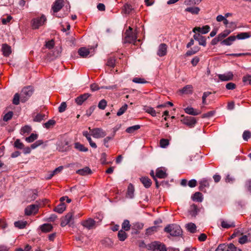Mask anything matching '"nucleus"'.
Masks as SVG:
<instances>
[{
	"label": "nucleus",
	"mask_w": 251,
	"mask_h": 251,
	"mask_svg": "<svg viewBox=\"0 0 251 251\" xmlns=\"http://www.w3.org/2000/svg\"><path fill=\"white\" fill-rule=\"evenodd\" d=\"M249 239L247 235H242V236L239 238L238 242L239 243L241 244H244L248 242H251V241H249V240H248Z\"/></svg>",
	"instance_id": "44"
},
{
	"label": "nucleus",
	"mask_w": 251,
	"mask_h": 251,
	"mask_svg": "<svg viewBox=\"0 0 251 251\" xmlns=\"http://www.w3.org/2000/svg\"><path fill=\"white\" fill-rule=\"evenodd\" d=\"M210 30V27L209 25H206L205 26H202V27H195L193 31L194 32H196V31H198L199 32H201L202 34H206L208 33L209 31Z\"/></svg>",
	"instance_id": "18"
},
{
	"label": "nucleus",
	"mask_w": 251,
	"mask_h": 251,
	"mask_svg": "<svg viewBox=\"0 0 251 251\" xmlns=\"http://www.w3.org/2000/svg\"><path fill=\"white\" fill-rule=\"evenodd\" d=\"M184 111L185 113H186L187 114L193 116L198 115L201 113L200 111L196 110L192 107H186V108H185Z\"/></svg>",
	"instance_id": "20"
},
{
	"label": "nucleus",
	"mask_w": 251,
	"mask_h": 251,
	"mask_svg": "<svg viewBox=\"0 0 251 251\" xmlns=\"http://www.w3.org/2000/svg\"><path fill=\"white\" fill-rule=\"evenodd\" d=\"M38 138V135L35 133H32L29 137L25 138V141L28 143H32Z\"/></svg>",
	"instance_id": "42"
},
{
	"label": "nucleus",
	"mask_w": 251,
	"mask_h": 251,
	"mask_svg": "<svg viewBox=\"0 0 251 251\" xmlns=\"http://www.w3.org/2000/svg\"><path fill=\"white\" fill-rule=\"evenodd\" d=\"M164 231L172 236H179L182 234L180 226L176 224H171L166 226Z\"/></svg>",
	"instance_id": "1"
},
{
	"label": "nucleus",
	"mask_w": 251,
	"mask_h": 251,
	"mask_svg": "<svg viewBox=\"0 0 251 251\" xmlns=\"http://www.w3.org/2000/svg\"><path fill=\"white\" fill-rule=\"evenodd\" d=\"M76 173L81 176H86L92 174V171L89 167H86L84 168L77 170L76 171Z\"/></svg>",
	"instance_id": "21"
},
{
	"label": "nucleus",
	"mask_w": 251,
	"mask_h": 251,
	"mask_svg": "<svg viewBox=\"0 0 251 251\" xmlns=\"http://www.w3.org/2000/svg\"><path fill=\"white\" fill-rule=\"evenodd\" d=\"M250 37L249 35V33L247 32H241L237 34L236 36V38H237L239 40H243L247 38H248Z\"/></svg>",
	"instance_id": "43"
},
{
	"label": "nucleus",
	"mask_w": 251,
	"mask_h": 251,
	"mask_svg": "<svg viewBox=\"0 0 251 251\" xmlns=\"http://www.w3.org/2000/svg\"><path fill=\"white\" fill-rule=\"evenodd\" d=\"M182 123L190 127H194L196 124V120L193 117H186L182 120Z\"/></svg>",
	"instance_id": "10"
},
{
	"label": "nucleus",
	"mask_w": 251,
	"mask_h": 251,
	"mask_svg": "<svg viewBox=\"0 0 251 251\" xmlns=\"http://www.w3.org/2000/svg\"><path fill=\"white\" fill-rule=\"evenodd\" d=\"M46 115L39 113L34 118L33 121L34 122H40L45 118Z\"/></svg>",
	"instance_id": "52"
},
{
	"label": "nucleus",
	"mask_w": 251,
	"mask_h": 251,
	"mask_svg": "<svg viewBox=\"0 0 251 251\" xmlns=\"http://www.w3.org/2000/svg\"><path fill=\"white\" fill-rule=\"evenodd\" d=\"M91 135L95 138H100L106 136L105 132L100 128H95L90 130Z\"/></svg>",
	"instance_id": "7"
},
{
	"label": "nucleus",
	"mask_w": 251,
	"mask_h": 251,
	"mask_svg": "<svg viewBox=\"0 0 251 251\" xmlns=\"http://www.w3.org/2000/svg\"><path fill=\"white\" fill-rule=\"evenodd\" d=\"M227 248V244H220L215 251H226Z\"/></svg>",
	"instance_id": "57"
},
{
	"label": "nucleus",
	"mask_w": 251,
	"mask_h": 251,
	"mask_svg": "<svg viewBox=\"0 0 251 251\" xmlns=\"http://www.w3.org/2000/svg\"><path fill=\"white\" fill-rule=\"evenodd\" d=\"M31 131V127L29 126H25L21 129V131L23 133H29Z\"/></svg>",
	"instance_id": "64"
},
{
	"label": "nucleus",
	"mask_w": 251,
	"mask_h": 251,
	"mask_svg": "<svg viewBox=\"0 0 251 251\" xmlns=\"http://www.w3.org/2000/svg\"><path fill=\"white\" fill-rule=\"evenodd\" d=\"M38 211V205L36 204H31L25 208V212L26 215H30L33 213H36Z\"/></svg>",
	"instance_id": "14"
},
{
	"label": "nucleus",
	"mask_w": 251,
	"mask_h": 251,
	"mask_svg": "<svg viewBox=\"0 0 251 251\" xmlns=\"http://www.w3.org/2000/svg\"><path fill=\"white\" fill-rule=\"evenodd\" d=\"M192 199L193 201L201 202L203 200L202 195L200 192H196L192 196Z\"/></svg>",
	"instance_id": "26"
},
{
	"label": "nucleus",
	"mask_w": 251,
	"mask_h": 251,
	"mask_svg": "<svg viewBox=\"0 0 251 251\" xmlns=\"http://www.w3.org/2000/svg\"><path fill=\"white\" fill-rule=\"evenodd\" d=\"M209 187V182L207 179L203 178L200 181V189L202 190L205 187Z\"/></svg>",
	"instance_id": "37"
},
{
	"label": "nucleus",
	"mask_w": 251,
	"mask_h": 251,
	"mask_svg": "<svg viewBox=\"0 0 251 251\" xmlns=\"http://www.w3.org/2000/svg\"><path fill=\"white\" fill-rule=\"evenodd\" d=\"M221 226L224 228H229L235 226L234 222L221 220Z\"/></svg>",
	"instance_id": "19"
},
{
	"label": "nucleus",
	"mask_w": 251,
	"mask_h": 251,
	"mask_svg": "<svg viewBox=\"0 0 251 251\" xmlns=\"http://www.w3.org/2000/svg\"><path fill=\"white\" fill-rule=\"evenodd\" d=\"M137 39V36L135 33L132 32V28L129 27L128 29L125 33V37L124 39V43H134Z\"/></svg>",
	"instance_id": "4"
},
{
	"label": "nucleus",
	"mask_w": 251,
	"mask_h": 251,
	"mask_svg": "<svg viewBox=\"0 0 251 251\" xmlns=\"http://www.w3.org/2000/svg\"><path fill=\"white\" fill-rule=\"evenodd\" d=\"M75 148L80 151L86 152L88 151L87 148L84 147V146L79 142L75 143Z\"/></svg>",
	"instance_id": "31"
},
{
	"label": "nucleus",
	"mask_w": 251,
	"mask_h": 251,
	"mask_svg": "<svg viewBox=\"0 0 251 251\" xmlns=\"http://www.w3.org/2000/svg\"><path fill=\"white\" fill-rule=\"evenodd\" d=\"M144 224L142 223L136 222L132 224V229L135 230H141L143 228Z\"/></svg>",
	"instance_id": "39"
},
{
	"label": "nucleus",
	"mask_w": 251,
	"mask_h": 251,
	"mask_svg": "<svg viewBox=\"0 0 251 251\" xmlns=\"http://www.w3.org/2000/svg\"><path fill=\"white\" fill-rule=\"evenodd\" d=\"M43 144V141L41 140H37L31 145V149H35L39 146Z\"/></svg>",
	"instance_id": "58"
},
{
	"label": "nucleus",
	"mask_w": 251,
	"mask_h": 251,
	"mask_svg": "<svg viewBox=\"0 0 251 251\" xmlns=\"http://www.w3.org/2000/svg\"><path fill=\"white\" fill-rule=\"evenodd\" d=\"M26 224L27 222L26 221H19L14 222L15 226L19 229L24 228L25 227Z\"/></svg>",
	"instance_id": "35"
},
{
	"label": "nucleus",
	"mask_w": 251,
	"mask_h": 251,
	"mask_svg": "<svg viewBox=\"0 0 251 251\" xmlns=\"http://www.w3.org/2000/svg\"><path fill=\"white\" fill-rule=\"evenodd\" d=\"M236 39V36H230L224 40L221 44L222 45H226V46H230L232 44L233 41H234Z\"/></svg>",
	"instance_id": "24"
},
{
	"label": "nucleus",
	"mask_w": 251,
	"mask_h": 251,
	"mask_svg": "<svg viewBox=\"0 0 251 251\" xmlns=\"http://www.w3.org/2000/svg\"><path fill=\"white\" fill-rule=\"evenodd\" d=\"M198 211L197 205L193 204L191 206L189 212L192 217H195L197 215Z\"/></svg>",
	"instance_id": "32"
},
{
	"label": "nucleus",
	"mask_w": 251,
	"mask_h": 251,
	"mask_svg": "<svg viewBox=\"0 0 251 251\" xmlns=\"http://www.w3.org/2000/svg\"><path fill=\"white\" fill-rule=\"evenodd\" d=\"M3 54L5 56H8L11 53V47L7 44H4L2 47Z\"/></svg>",
	"instance_id": "25"
},
{
	"label": "nucleus",
	"mask_w": 251,
	"mask_h": 251,
	"mask_svg": "<svg viewBox=\"0 0 251 251\" xmlns=\"http://www.w3.org/2000/svg\"><path fill=\"white\" fill-rule=\"evenodd\" d=\"M115 60L114 58H109L108 59L106 65L110 67L113 68L115 66Z\"/></svg>",
	"instance_id": "61"
},
{
	"label": "nucleus",
	"mask_w": 251,
	"mask_h": 251,
	"mask_svg": "<svg viewBox=\"0 0 251 251\" xmlns=\"http://www.w3.org/2000/svg\"><path fill=\"white\" fill-rule=\"evenodd\" d=\"M200 50L199 47H195L193 49H192L191 50L187 51L186 53V56H190L193 54H195L197 53Z\"/></svg>",
	"instance_id": "45"
},
{
	"label": "nucleus",
	"mask_w": 251,
	"mask_h": 251,
	"mask_svg": "<svg viewBox=\"0 0 251 251\" xmlns=\"http://www.w3.org/2000/svg\"><path fill=\"white\" fill-rule=\"evenodd\" d=\"M140 128V126L137 125L127 127L126 131L128 133H133L135 131L138 130Z\"/></svg>",
	"instance_id": "38"
},
{
	"label": "nucleus",
	"mask_w": 251,
	"mask_h": 251,
	"mask_svg": "<svg viewBox=\"0 0 251 251\" xmlns=\"http://www.w3.org/2000/svg\"><path fill=\"white\" fill-rule=\"evenodd\" d=\"M169 145V141L167 139H162L160 141V146L162 148H166Z\"/></svg>",
	"instance_id": "54"
},
{
	"label": "nucleus",
	"mask_w": 251,
	"mask_h": 251,
	"mask_svg": "<svg viewBox=\"0 0 251 251\" xmlns=\"http://www.w3.org/2000/svg\"><path fill=\"white\" fill-rule=\"evenodd\" d=\"M67 104L65 102H63L61 103L58 107V111L59 112H63L66 110Z\"/></svg>",
	"instance_id": "60"
},
{
	"label": "nucleus",
	"mask_w": 251,
	"mask_h": 251,
	"mask_svg": "<svg viewBox=\"0 0 251 251\" xmlns=\"http://www.w3.org/2000/svg\"><path fill=\"white\" fill-rule=\"evenodd\" d=\"M122 228L125 231H128L130 228L129 221L127 220H124L122 225Z\"/></svg>",
	"instance_id": "40"
},
{
	"label": "nucleus",
	"mask_w": 251,
	"mask_h": 251,
	"mask_svg": "<svg viewBox=\"0 0 251 251\" xmlns=\"http://www.w3.org/2000/svg\"><path fill=\"white\" fill-rule=\"evenodd\" d=\"M140 180L146 188H149L151 184V180L147 177H142Z\"/></svg>",
	"instance_id": "29"
},
{
	"label": "nucleus",
	"mask_w": 251,
	"mask_h": 251,
	"mask_svg": "<svg viewBox=\"0 0 251 251\" xmlns=\"http://www.w3.org/2000/svg\"><path fill=\"white\" fill-rule=\"evenodd\" d=\"M96 224L95 221L93 219L89 218L82 222V225L85 228L90 229L94 227Z\"/></svg>",
	"instance_id": "13"
},
{
	"label": "nucleus",
	"mask_w": 251,
	"mask_h": 251,
	"mask_svg": "<svg viewBox=\"0 0 251 251\" xmlns=\"http://www.w3.org/2000/svg\"><path fill=\"white\" fill-rule=\"evenodd\" d=\"M243 81L245 84L251 85V75H247L243 77Z\"/></svg>",
	"instance_id": "49"
},
{
	"label": "nucleus",
	"mask_w": 251,
	"mask_h": 251,
	"mask_svg": "<svg viewBox=\"0 0 251 251\" xmlns=\"http://www.w3.org/2000/svg\"><path fill=\"white\" fill-rule=\"evenodd\" d=\"M52 228V226L50 224H44L40 226L41 230L45 232L50 231Z\"/></svg>",
	"instance_id": "33"
},
{
	"label": "nucleus",
	"mask_w": 251,
	"mask_h": 251,
	"mask_svg": "<svg viewBox=\"0 0 251 251\" xmlns=\"http://www.w3.org/2000/svg\"><path fill=\"white\" fill-rule=\"evenodd\" d=\"M127 236V234L126 233L125 230L121 229L118 232V237L120 241H125L126 239Z\"/></svg>",
	"instance_id": "34"
},
{
	"label": "nucleus",
	"mask_w": 251,
	"mask_h": 251,
	"mask_svg": "<svg viewBox=\"0 0 251 251\" xmlns=\"http://www.w3.org/2000/svg\"><path fill=\"white\" fill-rule=\"evenodd\" d=\"M69 149V143L66 140L59 142L57 144V150L61 152L66 151Z\"/></svg>",
	"instance_id": "8"
},
{
	"label": "nucleus",
	"mask_w": 251,
	"mask_h": 251,
	"mask_svg": "<svg viewBox=\"0 0 251 251\" xmlns=\"http://www.w3.org/2000/svg\"><path fill=\"white\" fill-rule=\"evenodd\" d=\"M231 32V30L230 29L225 30L223 32L221 33L218 35L219 38H220L221 40L226 37Z\"/></svg>",
	"instance_id": "47"
},
{
	"label": "nucleus",
	"mask_w": 251,
	"mask_h": 251,
	"mask_svg": "<svg viewBox=\"0 0 251 251\" xmlns=\"http://www.w3.org/2000/svg\"><path fill=\"white\" fill-rule=\"evenodd\" d=\"M167 52V46L164 43H162L158 46L157 54L160 57L165 56Z\"/></svg>",
	"instance_id": "11"
},
{
	"label": "nucleus",
	"mask_w": 251,
	"mask_h": 251,
	"mask_svg": "<svg viewBox=\"0 0 251 251\" xmlns=\"http://www.w3.org/2000/svg\"><path fill=\"white\" fill-rule=\"evenodd\" d=\"M64 5L63 0H56L52 6V9L54 13L60 10Z\"/></svg>",
	"instance_id": "12"
},
{
	"label": "nucleus",
	"mask_w": 251,
	"mask_h": 251,
	"mask_svg": "<svg viewBox=\"0 0 251 251\" xmlns=\"http://www.w3.org/2000/svg\"><path fill=\"white\" fill-rule=\"evenodd\" d=\"M20 95H19L18 93L15 94L13 98V103L15 105L19 104L20 101Z\"/></svg>",
	"instance_id": "59"
},
{
	"label": "nucleus",
	"mask_w": 251,
	"mask_h": 251,
	"mask_svg": "<svg viewBox=\"0 0 251 251\" xmlns=\"http://www.w3.org/2000/svg\"><path fill=\"white\" fill-rule=\"evenodd\" d=\"M66 205L64 202L58 204L54 209V211L59 213H62L66 209Z\"/></svg>",
	"instance_id": "28"
},
{
	"label": "nucleus",
	"mask_w": 251,
	"mask_h": 251,
	"mask_svg": "<svg viewBox=\"0 0 251 251\" xmlns=\"http://www.w3.org/2000/svg\"><path fill=\"white\" fill-rule=\"evenodd\" d=\"M194 39L199 42L200 45L205 47L206 45V39L204 37L202 36L200 34H195L194 36Z\"/></svg>",
	"instance_id": "16"
},
{
	"label": "nucleus",
	"mask_w": 251,
	"mask_h": 251,
	"mask_svg": "<svg viewBox=\"0 0 251 251\" xmlns=\"http://www.w3.org/2000/svg\"><path fill=\"white\" fill-rule=\"evenodd\" d=\"M47 19L44 14L40 17L33 18L31 21L32 28L34 29H38L40 26L44 25L47 22Z\"/></svg>",
	"instance_id": "2"
},
{
	"label": "nucleus",
	"mask_w": 251,
	"mask_h": 251,
	"mask_svg": "<svg viewBox=\"0 0 251 251\" xmlns=\"http://www.w3.org/2000/svg\"><path fill=\"white\" fill-rule=\"evenodd\" d=\"M186 229L190 232L194 233L196 232L197 226L193 223H189L185 225Z\"/></svg>",
	"instance_id": "23"
},
{
	"label": "nucleus",
	"mask_w": 251,
	"mask_h": 251,
	"mask_svg": "<svg viewBox=\"0 0 251 251\" xmlns=\"http://www.w3.org/2000/svg\"><path fill=\"white\" fill-rule=\"evenodd\" d=\"M144 110L147 113L151 114L153 117H155L156 116V111L151 107H146L144 108Z\"/></svg>",
	"instance_id": "41"
},
{
	"label": "nucleus",
	"mask_w": 251,
	"mask_h": 251,
	"mask_svg": "<svg viewBox=\"0 0 251 251\" xmlns=\"http://www.w3.org/2000/svg\"><path fill=\"white\" fill-rule=\"evenodd\" d=\"M13 115V112H12V111L8 112L6 114H5L4 115V116H3V120L5 122L9 121V120H10L12 118Z\"/></svg>",
	"instance_id": "56"
},
{
	"label": "nucleus",
	"mask_w": 251,
	"mask_h": 251,
	"mask_svg": "<svg viewBox=\"0 0 251 251\" xmlns=\"http://www.w3.org/2000/svg\"><path fill=\"white\" fill-rule=\"evenodd\" d=\"M127 105L126 104H125L123 106H122L118 110V111L117 113V115L118 116H120L122 115H123L125 111L127 110Z\"/></svg>",
	"instance_id": "46"
},
{
	"label": "nucleus",
	"mask_w": 251,
	"mask_h": 251,
	"mask_svg": "<svg viewBox=\"0 0 251 251\" xmlns=\"http://www.w3.org/2000/svg\"><path fill=\"white\" fill-rule=\"evenodd\" d=\"M218 76L221 81H227L233 79V74L231 72H228L224 74H219Z\"/></svg>",
	"instance_id": "9"
},
{
	"label": "nucleus",
	"mask_w": 251,
	"mask_h": 251,
	"mask_svg": "<svg viewBox=\"0 0 251 251\" xmlns=\"http://www.w3.org/2000/svg\"><path fill=\"white\" fill-rule=\"evenodd\" d=\"M133 10V8L130 4H126L124 5V10L125 13L129 14Z\"/></svg>",
	"instance_id": "50"
},
{
	"label": "nucleus",
	"mask_w": 251,
	"mask_h": 251,
	"mask_svg": "<svg viewBox=\"0 0 251 251\" xmlns=\"http://www.w3.org/2000/svg\"><path fill=\"white\" fill-rule=\"evenodd\" d=\"M34 90L32 87L27 86L24 88L20 94V99L22 102H25L31 97Z\"/></svg>",
	"instance_id": "3"
},
{
	"label": "nucleus",
	"mask_w": 251,
	"mask_h": 251,
	"mask_svg": "<svg viewBox=\"0 0 251 251\" xmlns=\"http://www.w3.org/2000/svg\"><path fill=\"white\" fill-rule=\"evenodd\" d=\"M156 176L160 178H164L167 177V174L162 169L158 168L156 171Z\"/></svg>",
	"instance_id": "27"
},
{
	"label": "nucleus",
	"mask_w": 251,
	"mask_h": 251,
	"mask_svg": "<svg viewBox=\"0 0 251 251\" xmlns=\"http://www.w3.org/2000/svg\"><path fill=\"white\" fill-rule=\"evenodd\" d=\"M24 144L20 139H17L14 143V147L17 149H22L24 148Z\"/></svg>",
	"instance_id": "55"
},
{
	"label": "nucleus",
	"mask_w": 251,
	"mask_h": 251,
	"mask_svg": "<svg viewBox=\"0 0 251 251\" xmlns=\"http://www.w3.org/2000/svg\"><path fill=\"white\" fill-rule=\"evenodd\" d=\"M200 11L198 7H189L185 9V11L190 12L193 14H198Z\"/></svg>",
	"instance_id": "36"
},
{
	"label": "nucleus",
	"mask_w": 251,
	"mask_h": 251,
	"mask_svg": "<svg viewBox=\"0 0 251 251\" xmlns=\"http://www.w3.org/2000/svg\"><path fill=\"white\" fill-rule=\"evenodd\" d=\"M74 216L73 212H70L65 216L61 219V226L64 227L67 225L71 226L74 223Z\"/></svg>",
	"instance_id": "6"
},
{
	"label": "nucleus",
	"mask_w": 251,
	"mask_h": 251,
	"mask_svg": "<svg viewBox=\"0 0 251 251\" xmlns=\"http://www.w3.org/2000/svg\"><path fill=\"white\" fill-rule=\"evenodd\" d=\"M134 186L132 184L130 183L128 185V187H127V191L126 197L129 199H133L134 196Z\"/></svg>",
	"instance_id": "22"
},
{
	"label": "nucleus",
	"mask_w": 251,
	"mask_h": 251,
	"mask_svg": "<svg viewBox=\"0 0 251 251\" xmlns=\"http://www.w3.org/2000/svg\"><path fill=\"white\" fill-rule=\"evenodd\" d=\"M55 124V121L54 120H50L44 124V127L49 129L51 126H54Z\"/></svg>",
	"instance_id": "51"
},
{
	"label": "nucleus",
	"mask_w": 251,
	"mask_h": 251,
	"mask_svg": "<svg viewBox=\"0 0 251 251\" xmlns=\"http://www.w3.org/2000/svg\"><path fill=\"white\" fill-rule=\"evenodd\" d=\"M91 95L89 93L83 94L77 97L75 99V101L78 105H81Z\"/></svg>",
	"instance_id": "15"
},
{
	"label": "nucleus",
	"mask_w": 251,
	"mask_h": 251,
	"mask_svg": "<svg viewBox=\"0 0 251 251\" xmlns=\"http://www.w3.org/2000/svg\"><path fill=\"white\" fill-rule=\"evenodd\" d=\"M251 136V134L249 131H245L243 134V138L244 140L247 141Z\"/></svg>",
	"instance_id": "63"
},
{
	"label": "nucleus",
	"mask_w": 251,
	"mask_h": 251,
	"mask_svg": "<svg viewBox=\"0 0 251 251\" xmlns=\"http://www.w3.org/2000/svg\"><path fill=\"white\" fill-rule=\"evenodd\" d=\"M78 53L81 57L86 58L90 53V51L89 49L86 47H81L79 49Z\"/></svg>",
	"instance_id": "17"
},
{
	"label": "nucleus",
	"mask_w": 251,
	"mask_h": 251,
	"mask_svg": "<svg viewBox=\"0 0 251 251\" xmlns=\"http://www.w3.org/2000/svg\"><path fill=\"white\" fill-rule=\"evenodd\" d=\"M180 92L185 94H192L193 92V86L191 85H187L180 90Z\"/></svg>",
	"instance_id": "30"
},
{
	"label": "nucleus",
	"mask_w": 251,
	"mask_h": 251,
	"mask_svg": "<svg viewBox=\"0 0 251 251\" xmlns=\"http://www.w3.org/2000/svg\"><path fill=\"white\" fill-rule=\"evenodd\" d=\"M107 105V101L106 100L103 99L100 100L98 104V107L102 110H103L105 108Z\"/></svg>",
	"instance_id": "53"
},
{
	"label": "nucleus",
	"mask_w": 251,
	"mask_h": 251,
	"mask_svg": "<svg viewBox=\"0 0 251 251\" xmlns=\"http://www.w3.org/2000/svg\"><path fill=\"white\" fill-rule=\"evenodd\" d=\"M147 248L152 251H167L165 245L158 241H154L148 244Z\"/></svg>",
	"instance_id": "5"
},
{
	"label": "nucleus",
	"mask_w": 251,
	"mask_h": 251,
	"mask_svg": "<svg viewBox=\"0 0 251 251\" xmlns=\"http://www.w3.org/2000/svg\"><path fill=\"white\" fill-rule=\"evenodd\" d=\"M132 81L136 83L143 84L146 82V81L143 79L139 77L134 78Z\"/></svg>",
	"instance_id": "62"
},
{
	"label": "nucleus",
	"mask_w": 251,
	"mask_h": 251,
	"mask_svg": "<svg viewBox=\"0 0 251 251\" xmlns=\"http://www.w3.org/2000/svg\"><path fill=\"white\" fill-rule=\"evenodd\" d=\"M226 251H242L240 249L237 248L233 244H227Z\"/></svg>",
	"instance_id": "48"
}]
</instances>
